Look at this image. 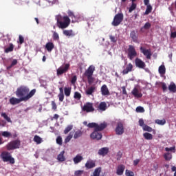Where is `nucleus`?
Instances as JSON below:
<instances>
[{
    "instance_id": "obj_1",
    "label": "nucleus",
    "mask_w": 176,
    "mask_h": 176,
    "mask_svg": "<svg viewBox=\"0 0 176 176\" xmlns=\"http://www.w3.org/2000/svg\"><path fill=\"white\" fill-rule=\"evenodd\" d=\"M35 93H36V89H33L30 91V88L27 85L19 86L15 91V94L18 98H26L25 100H23L25 102L32 98L35 96Z\"/></svg>"
},
{
    "instance_id": "obj_2",
    "label": "nucleus",
    "mask_w": 176,
    "mask_h": 176,
    "mask_svg": "<svg viewBox=\"0 0 176 176\" xmlns=\"http://www.w3.org/2000/svg\"><path fill=\"white\" fill-rule=\"evenodd\" d=\"M56 20L57 21L58 28H61L62 30L67 28L69 24H71V19H69L68 16H63L61 15H57L56 16Z\"/></svg>"
},
{
    "instance_id": "obj_3",
    "label": "nucleus",
    "mask_w": 176,
    "mask_h": 176,
    "mask_svg": "<svg viewBox=\"0 0 176 176\" xmlns=\"http://www.w3.org/2000/svg\"><path fill=\"white\" fill-rule=\"evenodd\" d=\"M0 157L4 163H7L8 162H9L10 164H14L15 163L12 154L8 151H3L0 155Z\"/></svg>"
},
{
    "instance_id": "obj_4",
    "label": "nucleus",
    "mask_w": 176,
    "mask_h": 176,
    "mask_svg": "<svg viewBox=\"0 0 176 176\" xmlns=\"http://www.w3.org/2000/svg\"><path fill=\"white\" fill-rule=\"evenodd\" d=\"M21 145V142L20 141V140H16L9 142L7 144L6 148L8 151H14V149H19Z\"/></svg>"
},
{
    "instance_id": "obj_5",
    "label": "nucleus",
    "mask_w": 176,
    "mask_h": 176,
    "mask_svg": "<svg viewBox=\"0 0 176 176\" xmlns=\"http://www.w3.org/2000/svg\"><path fill=\"white\" fill-rule=\"evenodd\" d=\"M123 19H124L123 13H118L113 18V20L111 23L112 25H113V27H118V25H120L122 21H123Z\"/></svg>"
},
{
    "instance_id": "obj_6",
    "label": "nucleus",
    "mask_w": 176,
    "mask_h": 176,
    "mask_svg": "<svg viewBox=\"0 0 176 176\" xmlns=\"http://www.w3.org/2000/svg\"><path fill=\"white\" fill-rule=\"evenodd\" d=\"M127 52V57L129 60H133L135 57H137V51H135V47L133 45H129Z\"/></svg>"
},
{
    "instance_id": "obj_7",
    "label": "nucleus",
    "mask_w": 176,
    "mask_h": 176,
    "mask_svg": "<svg viewBox=\"0 0 176 176\" xmlns=\"http://www.w3.org/2000/svg\"><path fill=\"white\" fill-rule=\"evenodd\" d=\"M69 63L65 64V67H60L56 70V75L57 76H60V75H63V74H65V72H68V69H69Z\"/></svg>"
},
{
    "instance_id": "obj_8",
    "label": "nucleus",
    "mask_w": 176,
    "mask_h": 176,
    "mask_svg": "<svg viewBox=\"0 0 176 176\" xmlns=\"http://www.w3.org/2000/svg\"><path fill=\"white\" fill-rule=\"evenodd\" d=\"M124 133V126H123V123L121 122H118L117 126L116 128V134L117 135H122Z\"/></svg>"
},
{
    "instance_id": "obj_9",
    "label": "nucleus",
    "mask_w": 176,
    "mask_h": 176,
    "mask_svg": "<svg viewBox=\"0 0 176 176\" xmlns=\"http://www.w3.org/2000/svg\"><path fill=\"white\" fill-rule=\"evenodd\" d=\"M26 100H27V98H16L12 97L10 99V104H11V105H16V104H20V102H22V101H25Z\"/></svg>"
},
{
    "instance_id": "obj_10",
    "label": "nucleus",
    "mask_w": 176,
    "mask_h": 176,
    "mask_svg": "<svg viewBox=\"0 0 176 176\" xmlns=\"http://www.w3.org/2000/svg\"><path fill=\"white\" fill-rule=\"evenodd\" d=\"M140 52L148 60H151V57H152V52H151V50H146L144 47H140Z\"/></svg>"
},
{
    "instance_id": "obj_11",
    "label": "nucleus",
    "mask_w": 176,
    "mask_h": 176,
    "mask_svg": "<svg viewBox=\"0 0 176 176\" xmlns=\"http://www.w3.org/2000/svg\"><path fill=\"white\" fill-rule=\"evenodd\" d=\"M133 64L129 63L124 66V69L122 72V75H127L129 72H131L133 71Z\"/></svg>"
},
{
    "instance_id": "obj_12",
    "label": "nucleus",
    "mask_w": 176,
    "mask_h": 176,
    "mask_svg": "<svg viewBox=\"0 0 176 176\" xmlns=\"http://www.w3.org/2000/svg\"><path fill=\"white\" fill-rule=\"evenodd\" d=\"M82 111H84V112H94V107H93V103L87 102L84 105V107L82 108Z\"/></svg>"
},
{
    "instance_id": "obj_13",
    "label": "nucleus",
    "mask_w": 176,
    "mask_h": 176,
    "mask_svg": "<svg viewBox=\"0 0 176 176\" xmlns=\"http://www.w3.org/2000/svg\"><path fill=\"white\" fill-rule=\"evenodd\" d=\"M96 71V67L93 65H90L88 69L85 72V76H93V74Z\"/></svg>"
},
{
    "instance_id": "obj_14",
    "label": "nucleus",
    "mask_w": 176,
    "mask_h": 176,
    "mask_svg": "<svg viewBox=\"0 0 176 176\" xmlns=\"http://www.w3.org/2000/svg\"><path fill=\"white\" fill-rule=\"evenodd\" d=\"M91 138L92 140H100L102 138V134L100 132H98V131H94L90 135Z\"/></svg>"
},
{
    "instance_id": "obj_15",
    "label": "nucleus",
    "mask_w": 176,
    "mask_h": 176,
    "mask_svg": "<svg viewBox=\"0 0 176 176\" xmlns=\"http://www.w3.org/2000/svg\"><path fill=\"white\" fill-rule=\"evenodd\" d=\"M135 63L136 67H138V68H140L142 69H143L144 68H145V67H146V65H145V62L142 61V60L137 58L135 60Z\"/></svg>"
},
{
    "instance_id": "obj_16",
    "label": "nucleus",
    "mask_w": 176,
    "mask_h": 176,
    "mask_svg": "<svg viewBox=\"0 0 176 176\" xmlns=\"http://www.w3.org/2000/svg\"><path fill=\"white\" fill-rule=\"evenodd\" d=\"M100 91H101L102 96H109V94H111V93L109 92V89H108V87L107 86V85H103L101 87Z\"/></svg>"
},
{
    "instance_id": "obj_17",
    "label": "nucleus",
    "mask_w": 176,
    "mask_h": 176,
    "mask_svg": "<svg viewBox=\"0 0 176 176\" xmlns=\"http://www.w3.org/2000/svg\"><path fill=\"white\" fill-rule=\"evenodd\" d=\"M108 152H109V148L107 147H103L99 149L98 155H99V156H105L106 155H108Z\"/></svg>"
},
{
    "instance_id": "obj_18",
    "label": "nucleus",
    "mask_w": 176,
    "mask_h": 176,
    "mask_svg": "<svg viewBox=\"0 0 176 176\" xmlns=\"http://www.w3.org/2000/svg\"><path fill=\"white\" fill-rule=\"evenodd\" d=\"M131 94H133V96H134V97H135L136 98H141V97H142V94L141 92H140V91L138 90V89H137L136 87H135L132 91Z\"/></svg>"
},
{
    "instance_id": "obj_19",
    "label": "nucleus",
    "mask_w": 176,
    "mask_h": 176,
    "mask_svg": "<svg viewBox=\"0 0 176 176\" xmlns=\"http://www.w3.org/2000/svg\"><path fill=\"white\" fill-rule=\"evenodd\" d=\"M96 89L97 88L95 86H91L86 89L85 94L87 96H92L93 93L96 91Z\"/></svg>"
},
{
    "instance_id": "obj_20",
    "label": "nucleus",
    "mask_w": 176,
    "mask_h": 176,
    "mask_svg": "<svg viewBox=\"0 0 176 176\" xmlns=\"http://www.w3.org/2000/svg\"><path fill=\"white\" fill-rule=\"evenodd\" d=\"M85 167L88 169L94 168L96 167V162L91 160H88L85 164Z\"/></svg>"
},
{
    "instance_id": "obj_21",
    "label": "nucleus",
    "mask_w": 176,
    "mask_h": 176,
    "mask_svg": "<svg viewBox=\"0 0 176 176\" xmlns=\"http://www.w3.org/2000/svg\"><path fill=\"white\" fill-rule=\"evenodd\" d=\"M124 165L121 164L119 165L116 170V174L117 175H123V173H124Z\"/></svg>"
},
{
    "instance_id": "obj_22",
    "label": "nucleus",
    "mask_w": 176,
    "mask_h": 176,
    "mask_svg": "<svg viewBox=\"0 0 176 176\" xmlns=\"http://www.w3.org/2000/svg\"><path fill=\"white\" fill-rule=\"evenodd\" d=\"M107 128V123L104 122L98 125L96 124V127L95 129L96 131H102L104 129Z\"/></svg>"
},
{
    "instance_id": "obj_23",
    "label": "nucleus",
    "mask_w": 176,
    "mask_h": 176,
    "mask_svg": "<svg viewBox=\"0 0 176 176\" xmlns=\"http://www.w3.org/2000/svg\"><path fill=\"white\" fill-rule=\"evenodd\" d=\"M65 153V151H61L57 156V160L63 163V162H65V156H64V154Z\"/></svg>"
},
{
    "instance_id": "obj_24",
    "label": "nucleus",
    "mask_w": 176,
    "mask_h": 176,
    "mask_svg": "<svg viewBox=\"0 0 176 176\" xmlns=\"http://www.w3.org/2000/svg\"><path fill=\"white\" fill-rule=\"evenodd\" d=\"M45 49L50 53L53 49H54V43L52 42H48L45 44Z\"/></svg>"
},
{
    "instance_id": "obj_25",
    "label": "nucleus",
    "mask_w": 176,
    "mask_h": 176,
    "mask_svg": "<svg viewBox=\"0 0 176 176\" xmlns=\"http://www.w3.org/2000/svg\"><path fill=\"white\" fill-rule=\"evenodd\" d=\"M98 109H99V111H102V112L107 111V102H101L98 107Z\"/></svg>"
},
{
    "instance_id": "obj_26",
    "label": "nucleus",
    "mask_w": 176,
    "mask_h": 176,
    "mask_svg": "<svg viewBox=\"0 0 176 176\" xmlns=\"http://www.w3.org/2000/svg\"><path fill=\"white\" fill-rule=\"evenodd\" d=\"M130 37L131 39H133V42H138V36H137V33H135V31L133 30L130 33Z\"/></svg>"
},
{
    "instance_id": "obj_27",
    "label": "nucleus",
    "mask_w": 176,
    "mask_h": 176,
    "mask_svg": "<svg viewBox=\"0 0 176 176\" xmlns=\"http://www.w3.org/2000/svg\"><path fill=\"white\" fill-rule=\"evenodd\" d=\"M83 160V157L82 155H76L73 161L75 163V164H78V163H80L81 161Z\"/></svg>"
},
{
    "instance_id": "obj_28",
    "label": "nucleus",
    "mask_w": 176,
    "mask_h": 176,
    "mask_svg": "<svg viewBox=\"0 0 176 176\" xmlns=\"http://www.w3.org/2000/svg\"><path fill=\"white\" fill-rule=\"evenodd\" d=\"M14 50V45L13 43H10L9 47L5 49L4 52L5 53H10Z\"/></svg>"
},
{
    "instance_id": "obj_29",
    "label": "nucleus",
    "mask_w": 176,
    "mask_h": 176,
    "mask_svg": "<svg viewBox=\"0 0 176 176\" xmlns=\"http://www.w3.org/2000/svg\"><path fill=\"white\" fill-rule=\"evenodd\" d=\"M144 138L145 140H147L148 141H151V140H153V135L151 133H149L148 132H146L143 134Z\"/></svg>"
},
{
    "instance_id": "obj_30",
    "label": "nucleus",
    "mask_w": 176,
    "mask_h": 176,
    "mask_svg": "<svg viewBox=\"0 0 176 176\" xmlns=\"http://www.w3.org/2000/svg\"><path fill=\"white\" fill-rule=\"evenodd\" d=\"M168 90L170 91V93H175L176 92V85L175 83L172 82L168 86Z\"/></svg>"
},
{
    "instance_id": "obj_31",
    "label": "nucleus",
    "mask_w": 176,
    "mask_h": 176,
    "mask_svg": "<svg viewBox=\"0 0 176 176\" xmlns=\"http://www.w3.org/2000/svg\"><path fill=\"white\" fill-rule=\"evenodd\" d=\"M63 34L65 35V36H75V33H74L72 30H64Z\"/></svg>"
},
{
    "instance_id": "obj_32",
    "label": "nucleus",
    "mask_w": 176,
    "mask_h": 176,
    "mask_svg": "<svg viewBox=\"0 0 176 176\" xmlns=\"http://www.w3.org/2000/svg\"><path fill=\"white\" fill-rule=\"evenodd\" d=\"M164 158L165 159V160L168 162V161L171 160V159H173V155L169 152L165 153L164 154Z\"/></svg>"
},
{
    "instance_id": "obj_33",
    "label": "nucleus",
    "mask_w": 176,
    "mask_h": 176,
    "mask_svg": "<svg viewBox=\"0 0 176 176\" xmlns=\"http://www.w3.org/2000/svg\"><path fill=\"white\" fill-rule=\"evenodd\" d=\"M83 135V132L80 130L76 131L74 135V140H78V138H80L81 135Z\"/></svg>"
},
{
    "instance_id": "obj_34",
    "label": "nucleus",
    "mask_w": 176,
    "mask_h": 176,
    "mask_svg": "<svg viewBox=\"0 0 176 176\" xmlns=\"http://www.w3.org/2000/svg\"><path fill=\"white\" fill-rule=\"evenodd\" d=\"M158 71L160 75H164V74H166V67L164 66V65H162L161 66H160Z\"/></svg>"
},
{
    "instance_id": "obj_35",
    "label": "nucleus",
    "mask_w": 176,
    "mask_h": 176,
    "mask_svg": "<svg viewBox=\"0 0 176 176\" xmlns=\"http://www.w3.org/2000/svg\"><path fill=\"white\" fill-rule=\"evenodd\" d=\"M100 174H101V167L96 168L91 176H100Z\"/></svg>"
},
{
    "instance_id": "obj_36",
    "label": "nucleus",
    "mask_w": 176,
    "mask_h": 176,
    "mask_svg": "<svg viewBox=\"0 0 176 176\" xmlns=\"http://www.w3.org/2000/svg\"><path fill=\"white\" fill-rule=\"evenodd\" d=\"M1 116L6 121H8V123H12V120L10 118H9V116H8L6 113H1Z\"/></svg>"
},
{
    "instance_id": "obj_37",
    "label": "nucleus",
    "mask_w": 176,
    "mask_h": 176,
    "mask_svg": "<svg viewBox=\"0 0 176 176\" xmlns=\"http://www.w3.org/2000/svg\"><path fill=\"white\" fill-rule=\"evenodd\" d=\"M34 142H36L37 144H42V138L39 136H38L37 135H36L34 137Z\"/></svg>"
},
{
    "instance_id": "obj_38",
    "label": "nucleus",
    "mask_w": 176,
    "mask_h": 176,
    "mask_svg": "<svg viewBox=\"0 0 176 176\" xmlns=\"http://www.w3.org/2000/svg\"><path fill=\"white\" fill-rule=\"evenodd\" d=\"M65 95L66 97H69L71 96V88L70 87H65L64 89Z\"/></svg>"
},
{
    "instance_id": "obj_39",
    "label": "nucleus",
    "mask_w": 176,
    "mask_h": 176,
    "mask_svg": "<svg viewBox=\"0 0 176 176\" xmlns=\"http://www.w3.org/2000/svg\"><path fill=\"white\" fill-rule=\"evenodd\" d=\"M155 123L157 124H160V126H164V124H166V120L163 119V120H155Z\"/></svg>"
},
{
    "instance_id": "obj_40",
    "label": "nucleus",
    "mask_w": 176,
    "mask_h": 176,
    "mask_svg": "<svg viewBox=\"0 0 176 176\" xmlns=\"http://www.w3.org/2000/svg\"><path fill=\"white\" fill-rule=\"evenodd\" d=\"M1 135L6 138H10V137H12V133L9 131H3L1 133Z\"/></svg>"
},
{
    "instance_id": "obj_41",
    "label": "nucleus",
    "mask_w": 176,
    "mask_h": 176,
    "mask_svg": "<svg viewBox=\"0 0 176 176\" xmlns=\"http://www.w3.org/2000/svg\"><path fill=\"white\" fill-rule=\"evenodd\" d=\"M136 8H137V4H135V3H132L131 6L129 9V12L131 13V12H133V10H135Z\"/></svg>"
},
{
    "instance_id": "obj_42",
    "label": "nucleus",
    "mask_w": 176,
    "mask_h": 176,
    "mask_svg": "<svg viewBox=\"0 0 176 176\" xmlns=\"http://www.w3.org/2000/svg\"><path fill=\"white\" fill-rule=\"evenodd\" d=\"M165 151L166 152H172L173 153H175V146H173V147H166L165 148Z\"/></svg>"
},
{
    "instance_id": "obj_43",
    "label": "nucleus",
    "mask_w": 176,
    "mask_h": 176,
    "mask_svg": "<svg viewBox=\"0 0 176 176\" xmlns=\"http://www.w3.org/2000/svg\"><path fill=\"white\" fill-rule=\"evenodd\" d=\"M151 12H152V6H151V5L147 6L146 11L144 12V14L148 15V14H149V13H151Z\"/></svg>"
},
{
    "instance_id": "obj_44",
    "label": "nucleus",
    "mask_w": 176,
    "mask_h": 176,
    "mask_svg": "<svg viewBox=\"0 0 176 176\" xmlns=\"http://www.w3.org/2000/svg\"><path fill=\"white\" fill-rule=\"evenodd\" d=\"M74 126L72 125H68L64 130V134H68L69 131L72 130Z\"/></svg>"
},
{
    "instance_id": "obj_45",
    "label": "nucleus",
    "mask_w": 176,
    "mask_h": 176,
    "mask_svg": "<svg viewBox=\"0 0 176 176\" xmlns=\"http://www.w3.org/2000/svg\"><path fill=\"white\" fill-rule=\"evenodd\" d=\"M144 131H148V133H152V131H153V129H152V127L146 125L144 128H142Z\"/></svg>"
},
{
    "instance_id": "obj_46",
    "label": "nucleus",
    "mask_w": 176,
    "mask_h": 176,
    "mask_svg": "<svg viewBox=\"0 0 176 176\" xmlns=\"http://www.w3.org/2000/svg\"><path fill=\"white\" fill-rule=\"evenodd\" d=\"M96 126H97V123H95V122H89L87 124V127H89V129H94V131L96 130Z\"/></svg>"
},
{
    "instance_id": "obj_47",
    "label": "nucleus",
    "mask_w": 176,
    "mask_h": 176,
    "mask_svg": "<svg viewBox=\"0 0 176 176\" xmlns=\"http://www.w3.org/2000/svg\"><path fill=\"white\" fill-rule=\"evenodd\" d=\"M136 112L140 113H144V112H145V109H144V107L139 106L136 108Z\"/></svg>"
},
{
    "instance_id": "obj_48",
    "label": "nucleus",
    "mask_w": 176,
    "mask_h": 176,
    "mask_svg": "<svg viewBox=\"0 0 176 176\" xmlns=\"http://www.w3.org/2000/svg\"><path fill=\"white\" fill-rule=\"evenodd\" d=\"M56 144L60 146L63 145V138H61V136L56 138Z\"/></svg>"
},
{
    "instance_id": "obj_49",
    "label": "nucleus",
    "mask_w": 176,
    "mask_h": 176,
    "mask_svg": "<svg viewBox=\"0 0 176 176\" xmlns=\"http://www.w3.org/2000/svg\"><path fill=\"white\" fill-rule=\"evenodd\" d=\"M74 97L76 100H80V98H82V95L80 94V93L76 91L74 93Z\"/></svg>"
},
{
    "instance_id": "obj_50",
    "label": "nucleus",
    "mask_w": 176,
    "mask_h": 176,
    "mask_svg": "<svg viewBox=\"0 0 176 176\" xmlns=\"http://www.w3.org/2000/svg\"><path fill=\"white\" fill-rule=\"evenodd\" d=\"M72 137H73V135L71 134L67 135L66 137V138L65 139V144H68V142H69V141H71V140H72Z\"/></svg>"
},
{
    "instance_id": "obj_51",
    "label": "nucleus",
    "mask_w": 176,
    "mask_h": 176,
    "mask_svg": "<svg viewBox=\"0 0 176 176\" xmlns=\"http://www.w3.org/2000/svg\"><path fill=\"white\" fill-rule=\"evenodd\" d=\"M109 39L113 43H116V42H118V38L115 37V36L110 35Z\"/></svg>"
},
{
    "instance_id": "obj_52",
    "label": "nucleus",
    "mask_w": 176,
    "mask_h": 176,
    "mask_svg": "<svg viewBox=\"0 0 176 176\" xmlns=\"http://www.w3.org/2000/svg\"><path fill=\"white\" fill-rule=\"evenodd\" d=\"M87 80H88V83L89 85H91V83H93V82H94V78H93V76H87Z\"/></svg>"
},
{
    "instance_id": "obj_53",
    "label": "nucleus",
    "mask_w": 176,
    "mask_h": 176,
    "mask_svg": "<svg viewBox=\"0 0 176 176\" xmlns=\"http://www.w3.org/2000/svg\"><path fill=\"white\" fill-rule=\"evenodd\" d=\"M53 39L54 41H58L60 39V36H58V33L54 32L53 34Z\"/></svg>"
},
{
    "instance_id": "obj_54",
    "label": "nucleus",
    "mask_w": 176,
    "mask_h": 176,
    "mask_svg": "<svg viewBox=\"0 0 176 176\" xmlns=\"http://www.w3.org/2000/svg\"><path fill=\"white\" fill-rule=\"evenodd\" d=\"M152 26V25L151 24V23L147 22L144 24V25L143 26L144 30H149V28H151V27Z\"/></svg>"
},
{
    "instance_id": "obj_55",
    "label": "nucleus",
    "mask_w": 176,
    "mask_h": 176,
    "mask_svg": "<svg viewBox=\"0 0 176 176\" xmlns=\"http://www.w3.org/2000/svg\"><path fill=\"white\" fill-rule=\"evenodd\" d=\"M125 175L126 176H134V172L131 171L129 170H126Z\"/></svg>"
},
{
    "instance_id": "obj_56",
    "label": "nucleus",
    "mask_w": 176,
    "mask_h": 176,
    "mask_svg": "<svg viewBox=\"0 0 176 176\" xmlns=\"http://www.w3.org/2000/svg\"><path fill=\"white\" fill-rule=\"evenodd\" d=\"M82 174H83V170H78L74 172L75 176H82Z\"/></svg>"
},
{
    "instance_id": "obj_57",
    "label": "nucleus",
    "mask_w": 176,
    "mask_h": 176,
    "mask_svg": "<svg viewBox=\"0 0 176 176\" xmlns=\"http://www.w3.org/2000/svg\"><path fill=\"white\" fill-rule=\"evenodd\" d=\"M146 125V124H145V122H144L143 119L139 120V126H140V127H142V129H143Z\"/></svg>"
},
{
    "instance_id": "obj_58",
    "label": "nucleus",
    "mask_w": 176,
    "mask_h": 176,
    "mask_svg": "<svg viewBox=\"0 0 176 176\" xmlns=\"http://www.w3.org/2000/svg\"><path fill=\"white\" fill-rule=\"evenodd\" d=\"M58 97L59 101H60V102H63L64 101V94H59L58 95Z\"/></svg>"
},
{
    "instance_id": "obj_59",
    "label": "nucleus",
    "mask_w": 176,
    "mask_h": 176,
    "mask_svg": "<svg viewBox=\"0 0 176 176\" xmlns=\"http://www.w3.org/2000/svg\"><path fill=\"white\" fill-rule=\"evenodd\" d=\"M78 80V77H76V76H74L71 80V83L72 85H75V83H76V80Z\"/></svg>"
},
{
    "instance_id": "obj_60",
    "label": "nucleus",
    "mask_w": 176,
    "mask_h": 176,
    "mask_svg": "<svg viewBox=\"0 0 176 176\" xmlns=\"http://www.w3.org/2000/svg\"><path fill=\"white\" fill-rule=\"evenodd\" d=\"M52 109H54V111H56V109H57V104L54 101H52Z\"/></svg>"
},
{
    "instance_id": "obj_61",
    "label": "nucleus",
    "mask_w": 176,
    "mask_h": 176,
    "mask_svg": "<svg viewBox=\"0 0 176 176\" xmlns=\"http://www.w3.org/2000/svg\"><path fill=\"white\" fill-rule=\"evenodd\" d=\"M19 43L21 45H23V43H24V37L21 35L19 36Z\"/></svg>"
},
{
    "instance_id": "obj_62",
    "label": "nucleus",
    "mask_w": 176,
    "mask_h": 176,
    "mask_svg": "<svg viewBox=\"0 0 176 176\" xmlns=\"http://www.w3.org/2000/svg\"><path fill=\"white\" fill-rule=\"evenodd\" d=\"M60 118V116L58 114H54V116L51 118V120H57Z\"/></svg>"
},
{
    "instance_id": "obj_63",
    "label": "nucleus",
    "mask_w": 176,
    "mask_h": 176,
    "mask_svg": "<svg viewBox=\"0 0 176 176\" xmlns=\"http://www.w3.org/2000/svg\"><path fill=\"white\" fill-rule=\"evenodd\" d=\"M17 63H18L17 59H14L12 61L11 65L12 67H14V65H17Z\"/></svg>"
},
{
    "instance_id": "obj_64",
    "label": "nucleus",
    "mask_w": 176,
    "mask_h": 176,
    "mask_svg": "<svg viewBox=\"0 0 176 176\" xmlns=\"http://www.w3.org/2000/svg\"><path fill=\"white\" fill-rule=\"evenodd\" d=\"M162 89H163V91H166L167 90V85H166V83L163 82L162 83Z\"/></svg>"
}]
</instances>
